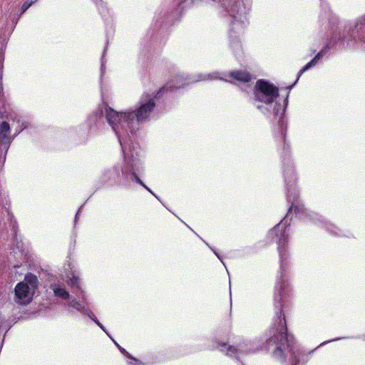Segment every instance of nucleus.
<instances>
[{
	"label": "nucleus",
	"instance_id": "obj_14",
	"mask_svg": "<svg viewBox=\"0 0 365 365\" xmlns=\"http://www.w3.org/2000/svg\"><path fill=\"white\" fill-rule=\"evenodd\" d=\"M115 344L117 345V346L118 347L119 350L120 351V352L124 354L125 356H126L128 358H131L133 359V360L135 361H137L136 359L132 357L129 354L128 352L123 348H122L120 346H119L116 342H115Z\"/></svg>",
	"mask_w": 365,
	"mask_h": 365
},
{
	"label": "nucleus",
	"instance_id": "obj_3",
	"mask_svg": "<svg viewBox=\"0 0 365 365\" xmlns=\"http://www.w3.org/2000/svg\"><path fill=\"white\" fill-rule=\"evenodd\" d=\"M277 315L278 325L270 331L272 336L267 340L266 348H269L272 345L283 344L284 341H287L289 346L292 343V336H289L286 332V322L284 317H282V312H277Z\"/></svg>",
	"mask_w": 365,
	"mask_h": 365
},
{
	"label": "nucleus",
	"instance_id": "obj_19",
	"mask_svg": "<svg viewBox=\"0 0 365 365\" xmlns=\"http://www.w3.org/2000/svg\"><path fill=\"white\" fill-rule=\"evenodd\" d=\"M92 319H93V321H94V322H96V324H98V326H99V327H100L103 330V331H105L104 327H103V325L101 323H100L98 320H96V319H93V318H92Z\"/></svg>",
	"mask_w": 365,
	"mask_h": 365
},
{
	"label": "nucleus",
	"instance_id": "obj_22",
	"mask_svg": "<svg viewBox=\"0 0 365 365\" xmlns=\"http://www.w3.org/2000/svg\"><path fill=\"white\" fill-rule=\"evenodd\" d=\"M239 24L237 22H234L233 26L238 25Z\"/></svg>",
	"mask_w": 365,
	"mask_h": 365
},
{
	"label": "nucleus",
	"instance_id": "obj_25",
	"mask_svg": "<svg viewBox=\"0 0 365 365\" xmlns=\"http://www.w3.org/2000/svg\"><path fill=\"white\" fill-rule=\"evenodd\" d=\"M300 76L301 75L299 74V76H297V80H299Z\"/></svg>",
	"mask_w": 365,
	"mask_h": 365
},
{
	"label": "nucleus",
	"instance_id": "obj_6",
	"mask_svg": "<svg viewBox=\"0 0 365 365\" xmlns=\"http://www.w3.org/2000/svg\"><path fill=\"white\" fill-rule=\"evenodd\" d=\"M10 141V126L6 122L4 121L0 124V144L4 145V148H7Z\"/></svg>",
	"mask_w": 365,
	"mask_h": 365
},
{
	"label": "nucleus",
	"instance_id": "obj_21",
	"mask_svg": "<svg viewBox=\"0 0 365 365\" xmlns=\"http://www.w3.org/2000/svg\"><path fill=\"white\" fill-rule=\"evenodd\" d=\"M214 77L211 75H208L207 76H204L203 78H201L200 80H206V79H212Z\"/></svg>",
	"mask_w": 365,
	"mask_h": 365
},
{
	"label": "nucleus",
	"instance_id": "obj_9",
	"mask_svg": "<svg viewBox=\"0 0 365 365\" xmlns=\"http://www.w3.org/2000/svg\"><path fill=\"white\" fill-rule=\"evenodd\" d=\"M324 53V50H322L320 52H319L310 62H309L300 70L299 75H302L304 72L314 66L317 63V61L322 57Z\"/></svg>",
	"mask_w": 365,
	"mask_h": 365
},
{
	"label": "nucleus",
	"instance_id": "obj_7",
	"mask_svg": "<svg viewBox=\"0 0 365 365\" xmlns=\"http://www.w3.org/2000/svg\"><path fill=\"white\" fill-rule=\"evenodd\" d=\"M226 9L230 15L235 18L236 15L239 14L241 9V1L240 0L230 1L226 6Z\"/></svg>",
	"mask_w": 365,
	"mask_h": 365
},
{
	"label": "nucleus",
	"instance_id": "obj_1",
	"mask_svg": "<svg viewBox=\"0 0 365 365\" xmlns=\"http://www.w3.org/2000/svg\"><path fill=\"white\" fill-rule=\"evenodd\" d=\"M145 101L142 100L135 114L118 113L111 108L106 110V119L118 135L121 146H123L121 135L124 133H128V131L133 133L137 129V123L147 119L155 106L153 98L148 96H145Z\"/></svg>",
	"mask_w": 365,
	"mask_h": 365
},
{
	"label": "nucleus",
	"instance_id": "obj_4",
	"mask_svg": "<svg viewBox=\"0 0 365 365\" xmlns=\"http://www.w3.org/2000/svg\"><path fill=\"white\" fill-rule=\"evenodd\" d=\"M255 96L257 101L269 104L278 97L279 91L273 84L259 80L256 83Z\"/></svg>",
	"mask_w": 365,
	"mask_h": 365
},
{
	"label": "nucleus",
	"instance_id": "obj_24",
	"mask_svg": "<svg viewBox=\"0 0 365 365\" xmlns=\"http://www.w3.org/2000/svg\"><path fill=\"white\" fill-rule=\"evenodd\" d=\"M300 76L301 75L299 74V76H297V80H299Z\"/></svg>",
	"mask_w": 365,
	"mask_h": 365
},
{
	"label": "nucleus",
	"instance_id": "obj_12",
	"mask_svg": "<svg viewBox=\"0 0 365 365\" xmlns=\"http://www.w3.org/2000/svg\"><path fill=\"white\" fill-rule=\"evenodd\" d=\"M133 176L134 178V180L136 181V182L141 185L143 187H144L147 190H148L150 192L153 193L152 191L142 182V180L138 177V175L133 172Z\"/></svg>",
	"mask_w": 365,
	"mask_h": 365
},
{
	"label": "nucleus",
	"instance_id": "obj_13",
	"mask_svg": "<svg viewBox=\"0 0 365 365\" xmlns=\"http://www.w3.org/2000/svg\"><path fill=\"white\" fill-rule=\"evenodd\" d=\"M2 70H3V57L0 56V91H2Z\"/></svg>",
	"mask_w": 365,
	"mask_h": 365
},
{
	"label": "nucleus",
	"instance_id": "obj_8",
	"mask_svg": "<svg viewBox=\"0 0 365 365\" xmlns=\"http://www.w3.org/2000/svg\"><path fill=\"white\" fill-rule=\"evenodd\" d=\"M230 76L237 81L243 82H248L251 79V76L248 73L241 71L231 72Z\"/></svg>",
	"mask_w": 365,
	"mask_h": 365
},
{
	"label": "nucleus",
	"instance_id": "obj_23",
	"mask_svg": "<svg viewBox=\"0 0 365 365\" xmlns=\"http://www.w3.org/2000/svg\"><path fill=\"white\" fill-rule=\"evenodd\" d=\"M123 172L124 173H127V170H126L125 169L124 170H123Z\"/></svg>",
	"mask_w": 365,
	"mask_h": 365
},
{
	"label": "nucleus",
	"instance_id": "obj_16",
	"mask_svg": "<svg viewBox=\"0 0 365 365\" xmlns=\"http://www.w3.org/2000/svg\"><path fill=\"white\" fill-rule=\"evenodd\" d=\"M34 3L33 1H31L29 3V2H25L22 6H21V11L22 13L25 12L30 6L31 5Z\"/></svg>",
	"mask_w": 365,
	"mask_h": 365
},
{
	"label": "nucleus",
	"instance_id": "obj_17",
	"mask_svg": "<svg viewBox=\"0 0 365 365\" xmlns=\"http://www.w3.org/2000/svg\"><path fill=\"white\" fill-rule=\"evenodd\" d=\"M70 284L72 287H74V286L78 287V278L76 277H73V278H71L70 279Z\"/></svg>",
	"mask_w": 365,
	"mask_h": 365
},
{
	"label": "nucleus",
	"instance_id": "obj_2",
	"mask_svg": "<svg viewBox=\"0 0 365 365\" xmlns=\"http://www.w3.org/2000/svg\"><path fill=\"white\" fill-rule=\"evenodd\" d=\"M37 287V277L31 273L26 274L24 281L18 283L15 287L16 302L21 304H29Z\"/></svg>",
	"mask_w": 365,
	"mask_h": 365
},
{
	"label": "nucleus",
	"instance_id": "obj_20",
	"mask_svg": "<svg viewBox=\"0 0 365 365\" xmlns=\"http://www.w3.org/2000/svg\"><path fill=\"white\" fill-rule=\"evenodd\" d=\"M277 108H274V114H275L276 115H277L279 114V111H280V110H281V106H280V105H277Z\"/></svg>",
	"mask_w": 365,
	"mask_h": 365
},
{
	"label": "nucleus",
	"instance_id": "obj_18",
	"mask_svg": "<svg viewBox=\"0 0 365 365\" xmlns=\"http://www.w3.org/2000/svg\"><path fill=\"white\" fill-rule=\"evenodd\" d=\"M274 355L277 356H282V351L279 348V347H277L276 350L274 351Z\"/></svg>",
	"mask_w": 365,
	"mask_h": 365
},
{
	"label": "nucleus",
	"instance_id": "obj_15",
	"mask_svg": "<svg viewBox=\"0 0 365 365\" xmlns=\"http://www.w3.org/2000/svg\"><path fill=\"white\" fill-rule=\"evenodd\" d=\"M237 354V349L235 347L229 346L227 350L226 354L230 356H234Z\"/></svg>",
	"mask_w": 365,
	"mask_h": 365
},
{
	"label": "nucleus",
	"instance_id": "obj_11",
	"mask_svg": "<svg viewBox=\"0 0 365 365\" xmlns=\"http://www.w3.org/2000/svg\"><path fill=\"white\" fill-rule=\"evenodd\" d=\"M71 306L73 307V308L76 309L78 311H81V310L84 309V305H83L82 304H81L75 300H73L71 302Z\"/></svg>",
	"mask_w": 365,
	"mask_h": 365
},
{
	"label": "nucleus",
	"instance_id": "obj_10",
	"mask_svg": "<svg viewBox=\"0 0 365 365\" xmlns=\"http://www.w3.org/2000/svg\"><path fill=\"white\" fill-rule=\"evenodd\" d=\"M53 290L55 295L58 296L63 299H68L69 297L68 292L63 287L54 284L53 286Z\"/></svg>",
	"mask_w": 365,
	"mask_h": 365
},
{
	"label": "nucleus",
	"instance_id": "obj_5",
	"mask_svg": "<svg viewBox=\"0 0 365 365\" xmlns=\"http://www.w3.org/2000/svg\"><path fill=\"white\" fill-rule=\"evenodd\" d=\"M285 223L279 222L272 231V235H274L278 239V250L281 259V268H283L284 254L283 249L285 242L287 241V235L286 234Z\"/></svg>",
	"mask_w": 365,
	"mask_h": 365
}]
</instances>
